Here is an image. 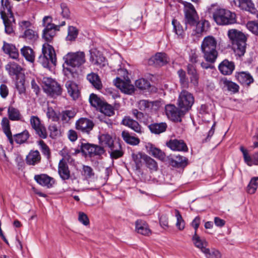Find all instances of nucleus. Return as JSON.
<instances>
[{
	"label": "nucleus",
	"mask_w": 258,
	"mask_h": 258,
	"mask_svg": "<svg viewBox=\"0 0 258 258\" xmlns=\"http://www.w3.org/2000/svg\"><path fill=\"white\" fill-rule=\"evenodd\" d=\"M217 40L213 36L209 35L205 37L201 45V50L205 60L210 63H214L218 55L216 49Z\"/></svg>",
	"instance_id": "obj_1"
},
{
	"label": "nucleus",
	"mask_w": 258,
	"mask_h": 258,
	"mask_svg": "<svg viewBox=\"0 0 258 258\" xmlns=\"http://www.w3.org/2000/svg\"><path fill=\"white\" fill-rule=\"evenodd\" d=\"M63 59L64 63L67 66L64 67V71L66 75L67 72L70 73L73 77L77 75L76 68H79L85 62V54L83 52H77L75 53L69 52L65 55Z\"/></svg>",
	"instance_id": "obj_2"
},
{
	"label": "nucleus",
	"mask_w": 258,
	"mask_h": 258,
	"mask_svg": "<svg viewBox=\"0 0 258 258\" xmlns=\"http://www.w3.org/2000/svg\"><path fill=\"white\" fill-rule=\"evenodd\" d=\"M227 35L236 55L243 56L246 50V36L242 32L235 29L229 30Z\"/></svg>",
	"instance_id": "obj_3"
},
{
	"label": "nucleus",
	"mask_w": 258,
	"mask_h": 258,
	"mask_svg": "<svg viewBox=\"0 0 258 258\" xmlns=\"http://www.w3.org/2000/svg\"><path fill=\"white\" fill-rule=\"evenodd\" d=\"M0 14L5 25L6 33L10 34L14 32L15 20L12 13V5L10 0H1Z\"/></svg>",
	"instance_id": "obj_4"
},
{
	"label": "nucleus",
	"mask_w": 258,
	"mask_h": 258,
	"mask_svg": "<svg viewBox=\"0 0 258 258\" xmlns=\"http://www.w3.org/2000/svg\"><path fill=\"white\" fill-rule=\"evenodd\" d=\"M55 23H52V18L51 16H45L42 20V25L45 27L43 30L42 38L47 42H50L56 34V32L59 31L61 26L66 25L64 21L57 23V19H54Z\"/></svg>",
	"instance_id": "obj_5"
},
{
	"label": "nucleus",
	"mask_w": 258,
	"mask_h": 258,
	"mask_svg": "<svg viewBox=\"0 0 258 258\" xmlns=\"http://www.w3.org/2000/svg\"><path fill=\"white\" fill-rule=\"evenodd\" d=\"M213 17L218 25H229L236 23V15L234 12L225 9H217Z\"/></svg>",
	"instance_id": "obj_6"
},
{
	"label": "nucleus",
	"mask_w": 258,
	"mask_h": 258,
	"mask_svg": "<svg viewBox=\"0 0 258 258\" xmlns=\"http://www.w3.org/2000/svg\"><path fill=\"white\" fill-rule=\"evenodd\" d=\"M42 55L39 57V62L46 68L50 67V63L55 66L56 62V55L54 48L47 43L42 46Z\"/></svg>",
	"instance_id": "obj_7"
},
{
	"label": "nucleus",
	"mask_w": 258,
	"mask_h": 258,
	"mask_svg": "<svg viewBox=\"0 0 258 258\" xmlns=\"http://www.w3.org/2000/svg\"><path fill=\"white\" fill-rule=\"evenodd\" d=\"M118 72L119 75L122 76L123 79L117 77L114 81V85L122 92L127 94H132L134 93L135 88L134 85L131 83V81L128 77L127 70L126 69H120L118 71Z\"/></svg>",
	"instance_id": "obj_8"
},
{
	"label": "nucleus",
	"mask_w": 258,
	"mask_h": 258,
	"mask_svg": "<svg viewBox=\"0 0 258 258\" xmlns=\"http://www.w3.org/2000/svg\"><path fill=\"white\" fill-rule=\"evenodd\" d=\"M195 98L193 95L185 90L179 94L178 99V105L184 112L190 109L194 103Z\"/></svg>",
	"instance_id": "obj_9"
},
{
	"label": "nucleus",
	"mask_w": 258,
	"mask_h": 258,
	"mask_svg": "<svg viewBox=\"0 0 258 258\" xmlns=\"http://www.w3.org/2000/svg\"><path fill=\"white\" fill-rule=\"evenodd\" d=\"M43 90L48 95L54 97L60 95L61 93L60 86L54 80L50 78H43Z\"/></svg>",
	"instance_id": "obj_10"
},
{
	"label": "nucleus",
	"mask_w": 258,
	"mask_h": 258,
	"mask_svg": "<svg viewBox=\"0 0 258 258\" xmlns=\"http://www.w3.org/2000/svg\"><path fill=\"white\" fill-rule=\"evenodd\" d=\"M81 150L84 154L90 157L95 156H100L105 153L103 147L89 143L82 144Z\"/></svg>",
	"instance_id": "obj_11"
},
{
	"label": "nucleus",
	"mask_w": 258,
	"mask_h": 258,
	"mask_svg": "<svg viewBox=\"0 0 258 258\" xmlns=\"http://www.w3.org/2000/svg\"><path fill=\"white\" fill-rule=\"evenodd\" d=\"M184 13L185 24L195 26L198 21V16L194 6L190 3L185 2Z\"/></svg>",
	"instance_id": "obj_12"
},
{
	"label": "nucleus",
	"mask_w": 258,
	"mask_h": 258,
	"mask_svg": "<svg viewBox=\"0 0 258 258\" xmlns=\"http://www.w3.org/2000/svg\"><path fill=\"white\" fill-rule=\"evenodd\" d=\"M30 124L32 128L35 131L40 138L46 139L47 133L46 127L41 122L40 118L37 116H31L30 119Z\"/></svg>",
	"instance_id": "obj_13"
},
{
	"label": "nucleus",
	"mask_w": 258,
	"mask_h": 258,
	"mask_svg": "<svg viewBox=\"0 0 258 258\" xmlns=\"http://www.w3.org/2000/svg\"><path fill=\"white\" fill-rule=\"evenodd\" d=\"M165 113L168 118L173 121H180V117L184 112L180 108H177L175 105L168 104L165 106Z\"/></svg>",
	"instance_id": "obj_14"
},
{
	"label": "nucleus",
	"mask_w": 258,
	"mask_h": 258,
	"mask_svg": "<svg viewBox=\"0 0 258 258\" xmlns=\"http://www.w3.org/2000/svg\"><path fill=\"white\" fill-rule=\"evenodd\" d=\"M93 122L86 118H81L76 122V128L82 133L89 134L94 127Z\"/></svg>",
	"instance_id": "obj_15"
},
{
	"label": "nucleus",
	"mask_w": 258,
	"mask_h": 258,
	"mask_svg": "<svg viewBox=\"0 0 258 258\" xmlns=\"http://www.w3.org/2000/svg\"><path fill=\"white\" fill-rule=\"evenodd\" d=\"M167 146L173 151L187 152L188 148L182 140L171 139L166 142Z\"/></svg>",
	"instance_id": "obj_16"
},
{
	"label": "nucleus",
	"mask_w": 258,
	"mask_h": 258,
	"mask_svg": "<svg viewBox=\"0 0 258 258\" xmlns=\"http://www.w3.org/2000/svg\"><path fill=\"white\" fill-rule=\"evenodd\" d=\"M233 4L240 9L249 12L253 14L255 13V8L251 0H233Z\"/></svg>",
	"instance_id": "obj_17"
},
{
	"label": "nucleus",
	"mask_w": 258,
	"mask_h": 258,
	"mask_svg": "<svg viewBox=\"0 0 258 258\" xmlns=\"http://www.w3.org/2000/svg\"><path fill=\"white\" fill-rule=\"evenodd\" d=\"M168 62L167 55L164 53L158 52L149 60V64H154L156 66L161 67L166 64Z\"/></svg>",
	"instance_id": "obj_18"
},
{
	"label": "nucleus",
	"mask_w": 258,
	"mask_h": 258,
	"mask_svg": "<svg viewBox=\"0 0 258 258\" xmlns=\"http://www.w3.org/2000/svg\"><path fill=\"white\" fill-rule=\"evenodd\" d=\"M220 73L224 75H230L232 74L235 69V64L233 61L227 59L223 60L218 66Z\"/></svg>",
	"instance_id": "obj_19"
},
{
	"label": "nucleus",
	"mask_w": 258,
	"mask_h": 258,
	"mask_svg": "<svg viewBox=\"0 0 258 258\" xmlns=\"http://www.w3.org/2000/svg\"><path fill=\"white\" fill-rule=\"evenodd\" d=\"M34 179L41 185L46 186L47 188L52 187L55 182L53 178L45 174L35 175Z\"/></svg>",
	"instance_id": "obj_20"
},
{
	"label": "nucleus",
	"mask_w": 258,
	"mask_h": 258,
	"mask_svg": "<svg viewBox=\"0 0 258 258\" xmlns=\"http://www.w3.org/2000/svg\"><path fill=\"white\" fill-rule=\"evenodd\" d=\"M58 172L60 178L63 180H68L70 178V171L68 165L63 158L58 163Z\"/></svg>",
	"instance_id": "obj_21"
},
{
	"label": "nucleus",
	"mask_w": 258,
	"mask_h": 258,
	"mask_svg": "<svg viewBox=\"0 0 258 258\" xmlns=\"http://www.w3.org/2000/svg\"><path fill=\"white\" fill-rule=\"evenodd\" d=\"M77 111L72 108L62 111L59 114V118L63 124L70 123V121L76 115Z\"/></svg>",
	"instance_id": "obj_22"
},
{
	"label": "nucleus",
	"mask_w": 258,
	"mask_h": 258,
	"mask_svg": "<svg viewBox=\"0 0 258 258\" xmlns=\"http://www.w3.org/2000/svg\"><path fill=\"white\" fill-rule=\"evenodd\" d=\"M121 123L123 125L131 128L137 133L141 134L142 132V127L138 122L133 119H132L128 116L124 117L122 120Z\"/></svg>",
	"instance_id": "obj_23"
},
{
	"label": "nucleus",
	"mask_w": 258,
	"mask_h": 258,
	"mask_svg": "<svg viewBox=\"0 0 258 258\" xmlns=\"http://www.w3.org/2000/svg\"><path fill=\"white\" fill-rule=\"evenodd\" d=\"M90 61L92 63L99 66L100 67H104L106 64L105 58L96 50H90Z\"/></svg>",
	"instance_id": "obj_24"
},
{
	"label": "nucleus",
	"mask_w": 258,
	"mask_h": 258,
	"mask_svg": "<svg viewBox=\"0 0 258 258\" xmlns=\"http://www.w3.org/2000/svg\"><path fill=\"white\" fill-rule=\"evenodd\" d=\"M187 72L189 76L190 83L195 86H197L199 83V76L195 66L192 64H188Z\"/></svg>",
	"instance_id": "obj_25"
},
{
	"label": "nucleus",
	"mask_w": 258,
	"mask_h": 258,
	"mask_svg": "<svg viewBox=\"0 0 258 258\" xmlns=\"http://www.w3.org/2000/svg\"><path fill=\"white\" fill-rule=\"evenodd\" d=\"M3 50L4 52L8 54L9 56L13 58L16 59L19 56V52L18 49L16 48L15 46L7 43L6 42H4V45L3 46Z\"/></svg>",
	"instance_id": "obj_26"
},
{
	"label": "nucleus",
	"mask_w": 258,
	"mask_h": 258,
	"mask_svg": "<svg viewBox=\"0 0 258 258\" xmlns=\"http://www.w3.org/2000/svg\"><path fill=\"white\" fill-rule=\"evenodd\" d=\"M192 240L195 246L200 249L202 252L207 248L208 242L205 239L201 238L197 234L196 231L195 232V234L192 237Z\"/></svg>",
	"instance_id": "obj_27"
},
{
	"label": "nucleus",
	"mask_w": 258,
	"mask_h": 258,
	"mask_svg": "<svg viewBox=\"0 0 258 258\" xmlns=\"http://www.w3.org/2000/svg\"><path fill=\"white\" fill-rule=\"evenodd\" d=\"M1 125L3 131L6 136L7 137L11 145H13L14 140L10 130V125L9 119L7 117H4L2 119Z\"/></svg>",
	"instance_id": "obj_28"
},
{
	"label": "nucleus",
	"mask_w": 258,
	"mask_h": 258,
	"mask_svg": "<svg viewBox=\"0 0 258 258\" xmlns=\"http://www.w3.org/2000/svg\"><path fill=\"white\" fill-rule=\"evenodd\" d=\"M136 230L138 233L148 236L151 233L148 224L144 221L138 220L136 222Z\"/></svg>",
	"instance_id": "obj_29"
},
{
	"label": "nucleus",
	"mask_w": 258,
	"mask_h": 258,
	"mask_svg": "<svg viewBox=\"0 0 258 258\" xmlns=\"http://www.w3.org/2000/svg\"><path fill=\"white\" fill-rule=\"evenodd\" d=\"M68 92L70 95L74 99H77L80 94L78 85L74 82L68 81L66 84Z\"/></svg>",
	"instance_id": "obj_30"
},
{
	"label": "nucleus",
	"mask_w": 258,
	"mask_h": 258,
	"mask_svg": "<svg viewBox=\"0 0 258 258\" xmlns=\"http://www.w3.org/2000/svg\"><path fill=\"white\" fill-rule=\"evenodd\" d=\"M41 156L39 152L37 151H31L27 156L26 161L27 164L35 165L40 162Z\"/></svg>",
	"instance_id": "obj_31"
},
{
	"label": "nucleus",
	"mask_w": 258,
	"mask_h": 258,
	"mask_svg": "<svg viewBox=\"0 0 258 258\" xmlns=\"http://www.w3.org/2000/svg\"><path fill=\"white\" fill-rule=\"evenodd\" d=\"M158 102L157 101H149L147 100H141L138 102V107L142 111H150L154 106H157Z\"/></svg>",
	"instance_id": "obj_32"
},
{
	"label": "nucleus",
	"mask_w": 258,
	"mask_h": 258,
	"mask_svg": "<svg viewBox=\"0 0 258 258\" xmlns=\"http://www.w3.org/2000/svg\"><path fill=\"white\" fill-rule=\"evenodd\" d=\"M238 82L243 85H249L253 82V79L250 74L247 72L239 73L237 76Z\"/></svg>",
	"instance_id": "obj_33"
},
{
	"label": "nucleus",
	"mask_w": 258,
	"mask_h": 258,
	"mask_svg": "<svg viewBox=\"0 0 258 258\" xmlns=\"http://www.w3.org/2000/svg\"><path fill=\"white\" fill-rule=\"evenodd\" d=\"M87 80L97 89H101L102 85L99 76L94 73H91L87 76Z\"/></svg>",
	"instance_id": "obj_34"
},
{
	"label": "nucleus",
	"mask_w": 258,
	"mask_h": 258,
	"mask_svg": "<svg viewBox=\"0 0 258 258\" xmlns=\"http://www.w3.org/2000/svg\"><path fill=\"white\" fill-rule=\"evenodd\" d=\"M148 127L152 133L160 134L166 131L167 125L165 122L154 123L149 125Z\"/></svg>",
	"instance_id": "obj_35"
},
{
	"label": "nucleus",
	"mask_w": 258,
	"mask_h": 258,
	"mask_svg": "<svg viewBox=\"0 0 258 258\" xmlns=\"http://www.w3.org/2000/svg\"><path fill=\"white\" fill-rule=\"evenodd\" d=\"M109 149L110 151H109V153L112 159H116L123 156V152L121 150V147L119 143H115V145Z\"/></svg>",
	"instance_id": "obj_36"
},
{
	"label": "nucleus",
	"mask_w": 258,
	"mask_h": 258,
	"mask_svg": "<svg viewBox=\"0 0 258 258\" xmlns=\"http://www.w3.org/2000/svg\"><path fill=\"white\" fill-rule=\"evenodd\" d=\"M22 55L25 59L31 62H33L35 60V53L32 48L29 46H24L21 49Z\"/></svg>",
	"instance_id": "obj_37"
},
{
	"label": "nucleus",
	"mask_w": 258,
	"mask_h": 258,
	"mask_svg": "<svg viewBox=\"0 0 258 258\" xmlns=\"http://www.w3.org/2000/svg\"><path fill=\"white\" fill-rule=\"evenodd\" d=\"M5 68L10 75H17L22 70L21 66L14 62H10L6 66Z\"/></svg>",
	"instance_id": "obj_38"
},
{
	"label": "nucleus",
	"mask_w": 258,
	"mask_h": 258,
	"mask_svg": "<svg viewBox=\"0 0 258 258\" xmlns=\"http://www.w3.org/2000/svg\"><path fill=\"white\" fill-rule=\"evenodd\" d=\"M99 143L103 145H105L110 148L115 145L114 141L110 135L107 134H102L99 137Z\"/></svg>",
	"instance_id": "obj_39"
},
{
	"label": "nucleus",
	"mask_w": 258,
	"mask_h": 258,
	"mask_svg": "<svg viewBox=\"0 0 258 258\" xmlns=\"http://www.w3.org/2000/svg\"><path fill=\"white\" fill-rule=\"evenodd\" d=\"M121 136L123 140L132 145H137L139 144L140 140L138 138L131 136L127 131H123L121 133Z\"/></svg>",
	"instance_id": "obj_40"
},
{
	"label": "nucleus",
	"mask_w": 258,
	"mask_h": 258,
	"mask_svg": "<svg viewBox=\"0 0 258 258\" xmlns=\"http://www.w3.org/2000/svg\"><path fill=\"white\" fill-rule=\"evenodd\" d=\"M177 75L179 78V82L181 87L184 89L188 88L189 87V81L185 72L182 69H180L177 71Z\"/></svg>",
	"instance_id": "obj_41"
},
{
	"label": "nucleus",
	"mask_w": 258,
	"mask_h": 258,
	"mask_svg": "<svg viewBox=\"0 0 258 258\" xmlns=\"http://www.w3.org/2000/svg\"><path fill=\"white\" fill-rule=\"evenodd\" d=\"M221 83L223 85L224 88L233 93H236L238 91L239 86L236 83H233L226 79H223L220 81Z\"/></svg>",
	"instance_id": "obj_42"
},
{
	"label": "nucleus",
	"mask_w": 258,
	"mask_h": 258,
	"mask_svg": "<svg viewBox=\"0 0 258 258\" xmlns=\"http://www.w3.org/2000/svg\"><path fill=\"white\" fill-rule=\"evenodd\" d=\"M187 159L182 156L177 155L174 159L171 160V164L173 166L176 167H185L187 165Z\"/></svg>",
	"instance_id": "obj_43"
},
{
	"label": "nucleus",
	"mask_w": 258,
	"mask_h": 258,
	"mask_svg": "<svg viewBox=\"0 0 258 258\" xmlns=\"http://www.w3.org/2000/svg\"><path fill=\"white\" fill-rule=\"evenodd\" d=\"M145 156H147V155L140 152L132 154V158L136 164L137 169L141 168L143 161L145 162Z\"/></svg>",
	"instance_id": "obj_44"
},
{
	"label": "nucleus",
	"mask_w": 258,
	"mask_h": 258,
	"mask_svg": "<svg viewBox=\"0 0 258 258\" xmlns=\"http://www.w3.org/2000/svg\"><path fill=\"white\" fill-rule=\"evenodd\" d=\"M145 164L151 172L156 171L158 169V164L156 161L150 156H145Z\"/></svg>",
	"instance_id": "obj_45"
},
{
	"label": "nucleus",
	"mask_w": 258,
	"mask_h": 258,
	"mask_svg": "<svg viewBox=\"0 0 258 258\" xmlns=\"http://www.w3.org/2000/svg\"><path fill=\"white\" fill-rule=\"evenodd\" d=\"M23 38H24L29 42L35 41L38 38V35L36 32L32 29H28L25 30Z\"/></svg>",
	"instance_id": "obj_46"
},
{
	"label": "nucleus",
	"mask_w": 258,
	"mask_h": 258,
	"mask_svg": "<svg viewBox=\"0 0 258 258\" xmlns=\"http://www.w3.org/2000/svg\"><path fill=\"white\" fill-rule=\"evenodd\" d=\"M8 114L9 118L11 120H19L21 118V114L18 109L13 106H10L8 108Z\"/></svg>",
	"instance_id": "obj_47"
},
{
	"label": "nucleus",
	"mask_w": 258,
	"mask_h": 258,
	"mask_svg": "<svg viewBox=\"0 0 258 258\" xmlns=\"http://www.w3.org/2000/svg\"><path fill=\"white\" fill-rule=\"evenodd\" d=\"M15 142L18 144H22L25 142L29 137V132L25 130L21 133L14 136Z\"/></svg>",
	"instance_id": "obj_48"
},
{
	"label": "nucleus",
	"mask_w": 258,
	"mask_h": 258,
	"mask_svg": "<svg viewBox=\"0 0 258 258\" xmlns=\"http://www.w3.org/2000/svg\"><path fill=\"white\" fill-rule=\"evenodd\" d=\"M206 258H221V254L219 250L215 248H207L203 252Z\"/></svg>",
	"instance_id": "obj_49"
},
{
	"label": "nucleus",
	"mask_w": 258,
	"mask_h": 258,
	"mask_svg": "<svg viewBox=\"0 0 258 258\" xmlns=\"http://www.w3.org/2000/svg\"><path fill=\"white\" fill-rule=\"evenodd\" d=\"M258 187V177H252L247 187V191L249 194L255 193Z\"/></svg>",
	"instance_id": "obj_50"
},
{
	"label": "nucleus",
	"mask_w": 258,
	"mask_h": 258,
	"mask_svg": "<svg viewBox=\"0 0 258 258\" xmlns=\"http://www.w3.org/2000/svg\"><path fill=\"white\" fill-rule=\"evenodd\" d=\"M150 153L154 157L158 158L161 160L165 159L166 155L161 150L156 147L151 146L150 148Z\"/></svg>",
	"instance_id": "obj_51"
},
{
	"label": "nucleus",
	"mask_w": 258,
	"mask_h": 258,
	"mask_svg": "<svg viewBox=\"0 0 258 258\" xmlns=\"http://www.w3.org/2000/svg\"><path fill=\"white\" fill-rule=\"evenodd\" d=\"M99 109L101 112L107 116H111L114 114L113 107L106 102H104Z\"/></svg>",
	"instance_id": "obj_52"
},
{
	"label": "nucleus",
	"mask_w": 258,
	"mask_h": 258,
	"mask_svg": "<svg viewBox=\"0 0 258 258\" xmlns=\"http://www.w3.org/2000/svg\"><path fill=\"white\" fill-rule=\"evenodd\" d=\"M78 35V29L74 26H69L68 29V35L66 39L68 41H74Z\"/></svg>",
	"instance_id": "obj_53"
},
{
	"label": "nucleus",
	"mask_w": 258,
	"mask_h": 258,
	"mask_svg": "<svg viewBox=\"0 0 258 258\" xmlns=\"http://www.w3.org/2000/svg\"><path fill=\"white\" fill-rule=\"evenodd\" d=\"M175 216L176 218V226L179 230H182L185 227V222L179 211L175 209L174 210Z\"/></svg>",
	"instance_id": "obj_54"
},
{
	"label": "nucleus",
	"mask_w": 258,
	"mask_h": 258,
	"mask_svg": "<svg viewBox=\"0 0 258 258\" xmlns=\"http://www.w3.org/2000/svg\"><path fill=\"white\" fill-rule=\"evenodd\" d=\"M172 24L173 26V29L176 34H177L179 37L182 38L184 33L183 28L180 23L176 19H174L172 21Z\"/></svg>",
	"instance_id": "obj_55"
},
{
	"label": "nucleus",
	"mask_w": 258,
	"mask_h": 258,
	"mask_svg": "<svg viewBox=\"0 0 258 258\" xmlns=\"http://www.w3.org/2000/svg\"><path fill=\"white\" fill-rule=\"evenodd\" d=\"M89 101L92 106L95 107L100 108L104 103L96 95L91 94L90 96Z\"/></svg>",
	"instance_id": "obj_56"
},
{
	"label": "nucleus",
	"mask_w": 258,
	"mask_h": 258,
	"mask_svg": "<svg viewBox=\"0 0 258 258\" xmlns=\"http://www.w3.org/2000/svg\"><path fill=\"white\" fill-rule=\"evenodd\" d=\"M258 18V14H257ZM247 28L252 33L258 35V22L249 21L246 24Z\"/></svg>",
	"instance_id": "obj_57"
},
{
	"label": "nucleus",
	"mask_w": 258,
	"mask_h": 258,
	"mask_svg": "<svg viewBox=\"0 0 258 258\" xmlns=\"http://www.w3.org/2000/svg\"><path fill=\"white\" fill-rule=\"evenodd\" d=\"M136 86L138 88L144 90L150 87V83L144 79H140L136 80L135 82Z\"/></svg>",
	"instance_id": "obj_58"
},
{
	"label": "nucleus",
	"mask_w": 258,
	"mask_h": 258,
	"mask_svg": "<svg viewBox=\"0 0 258 258\" xmlns=\"http://www.w3.org/2000/svg\"><path fill=\"white\" fill-rule=\"evenodd\" d=\"M201 56L199 54L197 53L195 51H191V52L189 54V61L194 65V64L197 63L200 61Z\"/></svg>",
	"instance_id": "obj_59"
},
{
	"label": "nucleus",
	"mask_w": 258,
	"mask_h": 258,
	"mask_svg": "<svg viewBox=\"0 0 258 258\" xmlns=\"http://www.w3.org/2000/svg\"><path fill=\"white\" fill-rule=\"evenodd\" d=\"M60 8L61 9V15L63 18L68 19L70 16V12L69 8L65 3H61L60 5Z\"/></svg>",
	"instance_id": "obj_60"
},
{
	"label": "nucleus",
	"mask_w": 258,
	"mask_h": 258,
	"mask_svg": "<svg viewBox=\"0 0 258 258\" xmlns=\"http://www.w3.org/2000/svg\"><path fill=\"white\" fill-rule=\"evenodd\" d=\"M50 136L51 138H55L60 135V131L55 124H51L48 126Z\"/></svg>",
	"instance_id": "obj_61"
},
{
	"label": "nucleus",
	"mask_w": 258,
	"mask_h": 258,
	"mask_svg": "<svg viewBox=\"0 0 258 258\" xmlns=\"http://www.w3.org/2000/svg\"><path fill=\"white\" fill-rule=\"evenodd\" d=\"M16 87L20 94H24L25 92V80L23 79L17 80L16 83Z\"/></svg>",
	"instance_id": "obj_62"
},
{
	"label": "nucleus",
	"mask_w": 258,
	"mask_h": 258,
	"mask_svg": "<svg viewBox=\"0 0 258 258\" xmlns=\"http://www.w3.org/2000/svg\"><path fill=\"white\" fill-rule=\"evenodd\" d=\"M82 169L84 173L83 174L86 178H89L94 176L93 170L90 166L83 165Z\"/></svg>",
	"instance_id": "obj_63"
},
{
	"label": "nucleus",
	"mask_w": 258,
	"mask_h": 258,
	"mask_svg": "<svg viewBox=\"0 0 258 258\" xmlns=\"http://www.w3.org/2000/svg\"><path fill=\"white\" fill-rule=\"evenodd\" d=\"M39 145L40 147L42 153L46 156L47 158H49L50 155V152L48 147L42 140L39 142Z\"/></svg>",
	"instance_id": "obj_64"
}]
</instances>
